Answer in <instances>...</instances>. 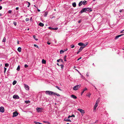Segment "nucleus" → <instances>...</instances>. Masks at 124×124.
I'll list each match as a JSON object with an SVG mask.
<instances>
[{"mask_svg": "<svg viewBox=\"0 0 124 124\" xmlns=\"http://www.w3.org/2000/svg\"><path fill=\"white\" fill-rule=\"evenodd\" d=\"M92 10L91 8H83L82 10L80 12L81 13H82L83 12H86V11L91 12Z\"/></svg>", "mask_w": 124, "mask_h": 124, "instance_id": "1", "label": "nucleus"}, {"mask_svg": "<svg viewBox=\"0 0 124 124\" xmlns=\"http://www.w3.org/2000/svg\"><path fill=\"white\" fill-rule=\"evenodd\" d=\"M55 92L50 91H47L45 92V93L46 94L50 95H54Z\"/></svg>", "mask_w": 124, "mask_h": 124, "instance_id": "2", "label": "nucleus"}, {"mask_svg": "<svg viewBox=\"0 0 124 124\" xmlns=\"http://www.w3.org/2000/svg\"><path fill=\"white\" fill-rule=\"evenodd\" d=\"M80 86V85H77L73 87V89L75 90H77L78 89V88H79Z\"/></svg>", "mask_w": 124, "mask_h": 124, "instance_id": "3", "label": "nucleus"}, {"mask_svg": "<svg viewBox=\"0 0 124 124\" xmlns=\"http://www.w3.org/2000/svg\"><path fill=\"white\" fill-rule=\"evenodd\" d=\"M37 111L38 112H41L43 110V108H36Z\"/></svg>", "mask_w": 124, "mask_h": 124, "instance_id": "4", "label": "nucleus"}, {"mask_svg": "<svg viewBox=\"0 0 124 124\" xmlns=\"http://www.w3.org/2000/svg\"><path fill=\"white\" fill-rule=\"evenodd\" d=\"M78 44L79 46H83V47H85L87 45V44L85 45L84 43H82V42H79L78 43Z\"/></svg>", "mask_w": 124, "mask_h": 124, "instance_id": "5", "label": "nucleus"}, {"mask_svg": "<svg viewBox=\"0 0 124 124\" xmlns=\"http://www.w3.org/2000/svg\"><path fill=\"white\" fill-rule=\"evenodd\" d=\"M77 110L81 112L82 115L85 112L84 110L80 108L78 109Z\"/></svg>", "mask_w": 124, "mask_h": 124, "instance_id": "6", "label": "nucleus"}, {"mask_svg": "<svg viewBox=\"0 0 124 124\" xmlns=\"http://www.w3.org/2000/svg\"><path fill=\"white\" fill-rule=\"evenodd\" d=\"M18 113L17 112H14L13 113V117H15L17 116L18 115Z\"/></svg>", "mask_w": 124, "mask_h": 124, "instance_id": "7", "label": "nucleus"}, {"mask_svg": "<svg viewBox=\"0 0 124 124\" xmlns=\"http://www.w3.org/2000/svg\"><path fill=\"white\" fill-rule=\"evenodd\" d=\"M4 108L2 106L0 108V112L2 113L4 112Z\"/></svg>", "mask_w": 124, "mask_h": 124, "instance_id": "8", "label": "nucleus"}, {"mask_svg": "<svg viewBox=\"0 0 124 124\" xmlns=\"http://www.w3.org/2000/svg\"><path fill=\"white\" fill-rule=\"evenodd\" d=\"M98 101H96V103L94 105V109L95 110L96 109V108L98 104Z\"/></svg>", "mask_w": 124, "mask_h": 124, "instance_id": "9", "label": "nucleus"}, {"mask_svg": "<svg viewBox=\"0 0 124 124\" xmlns=\"http://www.w3.org/2000/svg\"><path fill=\"white\" fill-rule=\"evenodd\" d=\"M24 87L27 90H29V86L26 84H24Z\"/></svg>", "mask_w": 124, "mask_h": 124, "instance_id": "10", "label": "nucleus"}, {"mask_svg": "<svg viewBox=\"0 0 124 124\" xmlns=\"http://www.w3.org/2000/svg\"><path fill=\"white\" fill-rule=\"evenodd\" d=\"M124 35V34H122L121 35H117L116 37L115 38V39H117L118 38H119V37L121 36H122Z\"/></svg>", "mask_w": 124, "mask_h": 124, "instance_id": "11", "label": "nucleus"}, {"mask_svg": "<svg viewBox=\"0 0 124 124\" xmlns=\"http://www.w3.org/2000/svg\"><path fill=\"white\" fill-rule=\"evenodd\" d=\"M13 97L14 99H18L19 98L18 96L17 95H14Z\"/></svg>", "mask_w": 124, "mask_h": 124, "instance_id": "12", "label": "nucleus"}, {"mask_svg": "<svg viewBox=\"0 0 124 124\" xmlns=\"http://www.w3.org/2000/svg\"><path fill=\"white\" fill-rule=\"evenodd\" d=\"M87 90V89L86 87H85V88L83 90L82 92H81V95L85 91H86Z\"/></svg>", "mask_w": 124, "mask_h": 124, "instance_id": "13", "label": "nucleus"}, {"mask_svg": "<svg viewBox=\"0 0 124 124\" xmlns=\"http://www.w3.org/2000/svg\"><path fill=\"white\" fill-rule=\"evenodd\" d=\"M71 97L74 99H76L77 98V97L75 95H71Z\"/></svg>", "mask_w": 124, "mask_h": 124, "instance_id": "14", "label": "nucleus"}, {"mask_svg": "<svg viewBox=\"0 0 124 124\" xmlns=\"http://www.w3.org/2000/svg\"><path fill=\"white\" fill-rule=\"evenodd\" d=\"M64 120L66 121L71 122V121L69 119H67V118H65Z\"/></svg>", "mask_w": 124, "mask_h": 124, "instance_id": "15", "label": "nucleus"}, {"mask_svg": "<svg viewBox=\"0 0 124 124\" xmlns=\"http://www.w3.org/2000/svg\"><path fill=\"white\" fill-rule=\"evenodd\" d=\"M39 25L40 26L43 27L44 26V24L41 22H40L39 24Z\"/></svg>", "mask_w": 124, "mask_h": 124, "instance_id": "16", "label": "nucleus"}, {"mask_svg": "<svg viewBox=\"0 0 124 124\" xmlns=\"http://www.w3.org/2000/svg\"><path fill=\"white\" fill-rule=\"evenodd\" d=\"M84 47H83V46H81L80 48L79 49L78 51L80 52L82 51Z\"/></svg>", "mask_w": 124, "mask_h": 124, "instance_id": "17", "label": "nucleus"}, {"mask_svg": "<svg viewBox=\"0 0 124 124\" xmlns=\"http://www.w3.org/2000/svg\"><path fill=\"white\" fill-rule=\"evenodd\" d=\"M17 50L19 52H21V48L20 47H18L17 49Z\"/></svg>", "mask_w": 124, "mask_h": 124, "instance_id": "18", "label": "nucleus"}, {"mask_svg": "<svg viewBox=\"0 0 124 124\" xmlns=\"http://www.w3.org/2000/svg\"><path fill=\"white\" fill-rule=\"evenodd\" d=\"M42 63L43 64H46V61L45 60L43 59L42 61Z\"/></svg>", "mask_w": 124, "mask_h": 124, "instance_id": "19", "label": "nucleus"}, {"mask_svg": "<svg viewBox=\"0 0 124 124\" xmlns=\"http://www.w3.org/2000/svg\"><path fill=\"white\" fill-rule=\"evenodd\" d=\"M72 6L73 7H75L76 6V4L75 2H74L72 4Z\"/></svg>", "mask_w": 124, "mask_h": 124, "instance_id": "20", "label": "nucleus"}, {"mask_svg": "<svg viewBox=\"0 0 124 124\" xmlns=\"http://www.w3.org/2000/svg\"><path fill=\"white\" fill-rule=\"evenodd\" d=\"M82 4H83V3H82V1H81L79 3V4H78L79 6H81L82 5Z\"/></svg>", "mask_w": 124, "mask_h": 124, "instance_id": "21", "label": "nucleus"}, {"mask_svg": "<svg viewBox=\"0 0 124 124\" xmlns=\"http://www.w3.org/2000/svg\"><path fill=\"white\" fill-rule=\"evenodd\" d=\"M75 117V116L74 115H72L71 116H69L68 117V118H69L70 117Z\"/></svg>", "mask_w": 124, "mask_h": 124, "instance_id": "22", "label": "nucleus"}, {"mask_svg": "<svg viewBox=\"0 0 124 124\" xmlns=\"http://www.w3.org/2000/svg\"><path fill=\"white\" fill-rule=\"evenodd\" d=\"M54 94H54V95H55L58 96H60V95L59 94L57 93H56V92H55Z\"/></svg>", "mask_w": 124, "mask_h": 124, "instance_id": "23", "label": "nucleus"}, {"mask_svg": "<svg viewBox=\"0 0 124 124\" xmlns=\"http://www.w3.org/2000/svg\"><path fill=\"white\" fill-rule=\"evenodd\" d=\"M87 1L85 0H84L83 2H82L83 4V5H85V3H87Z\"/></svg>", "mask_w": 124, "mask_h": 124, "instance_id": "24", "label": "nucleus"}, {"mask_svg": "<svg viewBox=\"0 0 124 124\" xmlns=\"http://www.w3.org/2000/svg\"><path fill=\"white\" fill-rule=\"evenodd\" d=\"M33 37L36 40H38V39L37 38H36V36L35 35H33Z\"/></svg>", "mask_w": 124, "mask_h": 124, "instance_id": "25", "label": "nucleus"}, {"mask_svg": "<svg viewBox=\"0 0 124 124\" xmlns=\"http://www.w3.org/2000/svg\"><path fill=\"white\" fill-rule=\"evenodd\" d=\"M65 51L64 50L63 51L62 50H60V52L61 54H62Z\"/></svg>", "mask_w": 124, "mask_h": 124, "instance_id": "26", "label": "nucleus"}, {"mask_svg": "<svg viewBox=\"0 0 124 124\" xmlns=\"http://www.w3.org/2000/svg\"><path fill=\"white\" fill-rule=\"evenodd\" d=\"M25 102L26 104H28L30 103V101H25Z\"/></svg>", "mask_w": 124, "mask_h": 124, "instance_id": "27", "label": "nucleus"}, {"mask_svg": "<svg viewBox=\"0 0 124 124\" xmlns=\"http://www.w3.org/2000/svg\"><path fill=\"white\" fill-rule=\"evenodd\" d=\"M16 82H17V81H15V80L14 81L13 83V85H15L16 83Z\"/></svg>", "mask_w": 124, "mask_h": 124, "instance_id": "28", "label": "nucleus"}, {"mask_svg": "<svg viewBox=\"0 0 124 124\" xmlns=\"http://www.w3.org/2000/svg\"><path fill=\"white\" fill-rule=\"evenodd\" d=\"M6 38L4 37L2 41L4 42H6Z\"/></svg>", "mask_w": 124, "mask_h": 124, "instance_id": "29", "label": "nucleus"}, {"mask_svg": "<svg viewBox=\"0 0 124 124\" xmlns=\"http://www.w3.org/2000/svg\"><path fill=\"white\" fill-rule=\"evenodd\" d=\"M9 66V64L8 63H5V66L6 67H7Z\"/></svg>", "mask_w": 124, "mask_h": 124, "instance_id": "30", "label": "nucleus"}, {"mask_svg": "<svg viewBox=\"0 0 124 124\" xmlns=\"http://www.w3.org/2000/svg\"><path fill=\"white\" fill-rule=\"evenodd\" d=\"M34 123L36 124H41V123L37 122H34Z\"/></svg>", "mask_w": 124, "mask_h": 124, "instance_id": "31", "label": "nucleus"}, {"mask_svg": "<svg viewBox=\"0 0 124 124\" xmlns=\"http://www.w3.org/2000/svg\"><path fill=\"white\" fill-rule=\"evenodd\" d=\"M66 57H67V56L66 55L64 56V61H66Z\"/></svg>", "mask_w": 124, "mask_h": 124, "instance_id": "32", "label": "nucleus"}, {"mask_svg": "<svg viewBox=\"0 0 124 124\" xmlns=\"http://www.w3.org/2000/svg\"><path fill=\"white\" fill-rule=\"evenodd\" d=\"M20 67L19 66H18L17 68V69H16L17 70V71H19L20 70Z\"/></svg>", "mask_w": 124, "mask_h": 124, "instance_id": "33", "label": "nucleus"}, {"mask_svg": "<svg viewBox=\"0 0 124 124\" xmlns=\"http://www.w3.org/2000/svg\"><path fill=\"white\" fill-rule=\"evenodd\" d=\"M70 46L71 48H73L75 47V46L73 45H72Z\"/></svg>", "mask_w": 124, "mask_h": 124, "instance_id": "34", "label": "nucleus"}, {"mask_svg": "<svg viewBox=\"0 0 124 124\" xmlns=\"http://www.w3.org/2000/svg\"><path fill=\"white\" fill-rule=\"evenodd\" d=\"M26 2L28 3V6H27V7H29V6H30V3L29 2H28L27 1Z\"/></svg>", "mask_w": 124, "mask_h": 124, "instance_id": "35", "label": "nucleus"}, {"mask_svg": "<svg viewBox=\"0 0 124 124\" xmlns=\"http://www.w3.org/2000/svg\"><path fill=\"white\" fill-rule=\"evenodd\" d=\"M55 87L57 88L60 91H62V90H61L57 86H56Z\"/></svg>", "mask_w": 124, "mask_h": 124, "instance_id": "36", "label": "nucleus"}, {"mask_svg": "<svg viewBox=\"0 0 124 124\" xmlns=\"http://www.w3.org/2000/svg\"><path fill=\"white\" fill-rule=\"evenodd\" d=\"M13 23L14 24L15 26H16V23L15 21L13 22Z\"/></svg>", "mask_w": 124, "mask_h": 124, "instance_id": "37", "label": "nucleus"}, {"mask_svg": "<svg viewBox=\"0 0 124 124\" xmlns=\"http://www.w3.org/2000/svg\"><path fill=\"white\" fill-rule=\"evenodd\" d=\"M47 14V13L46 12L44 14V16H46Z\"/></svg>", "mask_w": 124, "mask_h": 124, "instance_id": "38", "label": "nucleus"}, {"mask_svg": "<svg viewBox=\"0 0 124 124\" xmlns=\"http://www.w3.org/2000/svg\"><path fill=\"white\" fill-rule=\"evenodd\" d=\"M60 66H61V68L62 69L64 67V66L63 64H61Z\"/></svg>", "mask_w": 124, "mask_h": 124, "instance_id": "39", "label": "nucleus"}, {"mask_svg": "<svg viewBox=\"0 0 124 124\" xmlns=\"http://www.w3.org/2000/svg\"><path fill=\"white\" fill-rule=\"evenodd\" d=\"M52 29L55 30H57L58 29V28L57 27H56L55 28H53Z\"/></svg>", "mask_w": 124, "mask_h": 124, "instance_id": "40", "label": "nucleus"}, {"mask_svg": "<svg viewBox=\"0 0 124 124\" xmlns=\"http://www.w3.org/2000/svg\"><path fill=\"white\" fill-rule=\"evenodd\" d=\"M28 67V65L26 64H25L24 65V67L25 68H27Z\"/></svg>", "mask_w": 124, "mask_h": 124, "instance_id": "41", "label": "nucleus"}, {"mask_svg": "<svg viewBox=\"0 0 124 124\" xmlns=\"http://www.w3.org/2000/svg\"><path fill=\"white\" fill-rule=\"evenodd\" d=\"M12 12V11L11 10H9L8 11V13H11Z\"/></svg>", "mask_w": 124, "mask_h": 124, "instance_id": "42", "label": "nucleus"}, {"mask_svg": "<svg viewBox=\"0 0 124 124\" xmlns=\"http://www.w3.org/2000/svg\"><path fill=\"white\" fill-rule=\"evenodd\" d=\"M34 46L35 47H37V48L38 47V46H37V45L34 44Z\"/></svg>", "mask_w": 124, "mask_h": 124, "instance_id": "43", "label": "nucleus"}, {"mask_svg": "<svg viewBox=\"0 0 124 124\" xmlns=\"http://www.w3.org/2000/svg\"><path fill=\"white\" fill-rule=\"evenodd\" d=\"M60 61L61 62H62L63 63V60L61 59H60Z\"/></svg>", "mask_w": 124, "mask_h": 124, "instance_id": "44", "label": "nucleus"}, {"mask_svg": "<svg viewBox=\"0 0 124 124\" xmlns=\"http://www.w3.org/2000/svg\"><path fill=\"white\" fill-rule=\"evenodd\" d=\"M26 21H29V19L28 18H26L25 20Z\"/></svg>", "mask_w": 124, "mask_h": 124, "instance_id": "45", "label": "nucleus"}, {"mask_svg": "<svg viewBox=\"0 0 124 124\" xmlns=\"http://www.w3.org/2000/svg\"><path fill=\"white\" fill-rule=\"evenodd\" d=\"M91 95V94H89L88 95H87V96L89 97H90Z\"/></svg>", "mask_w": 124, "mask_h": 124, "instance_id": "46", "label": "nucleus"}, {"mask_svg": "<svg viewBox=\"0 0 124 124\" xmlns=\"http://www.w3.org/2000/svg\"><path fill=\"white\" fill-rule=\"evenodd\" d=\"M124 31V30H123V31H121L120 32V33H124V32H123V31Z\"/></svg>", "mask_w": 124, "mask_h": 124, "instance_id": "47", "label": "nucleus"}, {"mask_svg": "<svg viewBox=\"0 0 124 124\" xmlns=\"http://www.w3.org/2000/svg\"><path fill=\"white\" fill-rule=\"evenodd\" d=\"M99 101H100L99 99V98L97 100V101H98V103H99Z\"/></svg>", "mask_w": 124, "mask_h": 124, "instance_id": "48", "label": "nucleus"}, {"mask_svg": "<svg viewBox=\"0 0 124 124\" xmlns=\"http://www.w3.org/2000/svg\"><path fill=\"white\" fill-rule=\"evenodd\" d=\"M47 44H48L49 45L50 44V42H47Z\"/></svg>", "mask_w": 124, "mask_h": 124, "instance_id": "49", "label": "nucleus"}, {"mask_svg": "<svg viewBox=\"0 0 124 124\" xmlns=\"http://www.w3.org/2000/svg\"><path fill=\"white\" fill-rule=\"evenodd\" d=\"M49 29H51V30H53V29H53V28H51V27H49Z\"/></svg>", "mask_w": 124, "mask_h": 124, "instance_id": "50", "label": "nucleus"}, {"mask_svg": "<svg viewBox=\"0 0 124 124\" xmlns=\"http://www.w3.org/2000/svg\"><path fill=\"white\" fill-rule=\"evenodd\" d=\"M6 69H7L5 67L4 68V72H5L6 70Z\"/></svg>", "mask_w": 124, "mask_h": 124, "instance_id": "51", "label": "nucleus"}, {"mask_svg": "<svg viewBox=\"0 0 124 124\" xmlns=\"http://www.w3.org/2000/svg\"><path fill=\"white\" fill-rule=\"evenodd\" d=\"M86 76L88 77L89 76L88 72H87V73L86 74Z\"/></svg>", "mask_w": 124, "mask_h": 124, "instance_id": "52", "label": "nucleus"}, {"mask_svg": "<svg viewBox=\"0 0 124 124\" xmlns=\"http://www.w3.org/2000/svg\"><path fill=\"white\" fill-rule=\"evenodd\" d=\"M57 62H59L60 61V59L57 60Z\"/></svg>", "mask_w": 124, "mask_h": 124, "instance_id": "53", "label": "nucleus"}, {"mask_svg": "<svg viewBox=\"0 0 124 124\" xmlns=\"http://www.w3.org/2000/svg\"><path fill=\"white\" fill-rule=\"evenodd\" d=\"M30 20V21H32V17H31Z\"/></svg>", "mask_w": 124, "mask_h": 124, "instance_id": "54", "label": "nucleus"}, {"mask_svg": "<svg viewBox=\"0 0 124 124\" xmlns=\"http://www.w3.org/2000/svg\"><path fill=\"white\" fill-rule=\"evenodd\" d=\"M37 8L38 9V11L39 12H40V10L39 9H38V7H37Z\"/></svg>", "mask_w": 124, "mask_h": 124, "instance_id": "55", "label": "nucleus"}, {"mask_svg": "<svg viewBox=\"0 0 124 124\" xmlns=\"http://www.w3.org/2000/svg\"><path fill=\"white\" fill-rule=\"evenodd\" d=\"M18 9H19V8L18 7H17L16 8V10H18Z\"/></svg>", "mask_w": 124, "mask_h": 124, "instance_id": "56", "label": "nucleus"}, {"mask_svg": "<svg viewBox=\"0 0 124 124\" xmlns=\"http://www.w3.org/2000/svg\"><path fill=\"white\" fill-rule=\"evenodd\" d=\"M2 7L1 6H0V10H1L2 9Z\"/></svg>", "mask_w": 124, "mask_h": 124, "instance_id": "57", "label": "nucleus"}, {"mask_svg": "<svg viewBox=\"0 0 124 124\" xmlns=\"http://www.w3.org/2000/svg\"><path fill=\"white\" fill-rule=\"evenodd\" d=\"M81 21L80 20H79V21H78V23H81Z\"/></svg>", "mask_w": 124, "mask_h": 124, "instance_id": "58", "label": "nucleus"}, {"mask_svg": "<svg viewBox=\"0 0 124 124\" xmlns=\"http://www.w3.org/2000/svg\"><path fill=\"white\" fill-rule=\"evenodd\" d=\"M80 52L79 51H78V52L77 53V54H78Z\"/></svg>", "mask_w": 124, "mask_h": 124, "instance_id": "59", "label": "nucleus"}, {"mask_svg": "<svg viewBox=\"0 0 124 124\" xmlns=\"http://www.w3.org/2000/svg\"><path fill=\"white\" fill-rule=\"evenodd\" d=\"M93 86L95 87V88L96 89H97V88H96L94 85H93Z\"/></svg>", "mask_w": 124, "mask_h": 124, "instance_id": "60", "label": "nucleus"}, {"mask_svg": "<svg viewBox=\"0 0 124 124\" xmlns=\"http://www.w3.org/2000/svg\"><path fill=\"white\" fill-rule=\"evenodd\" d=\"M81 57H80V58H78V61L79 60H80V59H81Z\"/></svg>", "mask_w": 124, "mask_h": 124, "instance_id": "61", "label": "nucleus"}, {"mask_svg": "<svg viewBox=\"0 0 124 124\" xmlns=\"http://www.w3.org/2000/svg\"><path fill=\"white\" fill-rule=\"evenodd\" d=\"M122 10H120L119 11V12H122Z\"/></svg>", "mask_w": 124, "mask_h": 124, "instance_id": "62", "label": "nucleus"}, {"mask_svg": "<svg viewBox=\"0 0 124 124\" xmlns=\"http://www.w3.org/2000/svg\"><path fill=\"white\" fill-rule=\"evenodd\" d=\"M17 43L18 44H19V41H17Z\"/></svg>", "mask_w": 124, "mask_h": 124, "instance_id": "63", "label": "nucleus"}, {"mask_svg": "<svg viewBox=\"0 0 124 124\" xmlns=\"http://www.w3.org/2000/svg\"><path fill=\"white\" fill-rule=\"evenodd\" d=\"M57 64L58 66H60V65H59V63H57Z\"/></svg>", "mask_w": 124, "mask_h": 124, "instance_id": "64", "label": "nucleus"}]
</instances>
